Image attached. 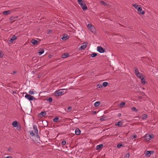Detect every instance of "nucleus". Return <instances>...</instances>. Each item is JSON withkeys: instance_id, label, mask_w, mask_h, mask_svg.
Instances as JSON below:
<instances>
[{"instance_id": "nucleus-14", "label": "nucleus", "mask_w": 158, "mask_h": 158, "mask_svg": "<svg viewBox=\"0 0 158 158\" xmlns=\"http://www.w3.org/2000/svg\"><path fill=\"white\" fill-rule=\"evenodd\" d=\"M46 114V112L45 111H42L39 114V115L40 117H42L43 116L45 115Z\"/></svg>"}, {"instance_id": "nucleus-22", "label": "nucleus", "mask_w": 158, "mask_h": 158, "mask_svg": "<svg viewBox=\"0 0 158 158\" xmlns=\"http://www.w3.org/2000/svg\"><path fill=\"white\" fill-rule=\"evenodd\" d=\"M33 129L34 130V131L35 133H38V130L37 127V126L36 125L33 126Z\"/></svg>"}, {"instance_id": "nucleus-33", "label": "nucleus", "mask_w": 158, "mask_h": 158, "mask_svg": "<svg viewBox=\"0 0 158 158\" xmlns=\"http://www.w3.org/2000/svg\"><path fill=\"white\" fill-rule=\"evenodd\" d=\"M131 110L135 112H137L138 111V110L135 107H133L131 108Z\"/></svg>"}, {"instance_id": "nucleus-16", "label": "nucleus", "mask_w": 158, "mask_h": 158, "mask_svg": "<svg viewBox=\"0 0 158 158\" xmlns=\"http://www.w3.org/2000/svg\"><path fill=\"white\" fill-rule=\"evenodd\" d=\"M31 42L32 44L35 45L37 44L38 41L37 40L33 39L31 40Z\"/></svg>"}, {"instance_id": "nucleus-43", "label": "nucleus", "mask_w": 158, "mask_h": 158, "mask_svg": "<svg viewBox=\"0 0 158 158\" xmlns=\"http://www.w3.org/2000/svg\"><path fill=\"white\" fill-rule=\"evenodd\" d=\"M105 118H100V120L101 121H104V120H105Z\"/></svg>"}, {"instance_id": "nucleus-20", "label": "nucleus", "mask_w": 158, "mask_h": 158, "mask_svg": "<svg viewBox=\"0 0 158 158\" xmlns=\"http://www.w3.org/2000/svg\"><path fill=\"white\" fill-rule=\"evenodd\" d=\"M44 52V49L43 48H41L39 50V52H38V53H39V55L42 54Z\"/></svg>"}, {"instance_id": "nucleus-53", "label": "nucleus", "mask_w": 158, "mask_h": 158, "mask_svg": "<svg viewBox=\"0 0 158 158\" xmlns=\"http://www.w3.org/2000/svg\"><path fill=\"white\" fill-rule=\"evenodd\" d=\"M13 93H16V92H15L14 91H13Z\"/></svg>"}, {"instance_id": "nucleus-47", "label": "nucleus", "mask_w": 158, "mask_h": 158, "mask_svg": "<svg viewBox=\"0 0 158 158\" xmlns=\"http://www.w3.org/2000/svg\"><path fill=\"white\" fill-rule=\"evenodd\" d=\"M132 137H133V139L136 138L137 137L136 135H134L133 136H132Z\"/></svg>"}, {"instance_id": "nucleus-31", "label": "nucleus", "mask_w": 158, "mask_h": 158, "mask_svg": "<svg viewBox=\"0 0 158 158\" xmlns=\"http://www.w3.org/2000/svg\"><path fill=\"white\" fill-rule=\"evenodd\" d=\"M139 73L138 70L137 68H135V73L136 75H137L138 74H139Z\"/></svg>"}, {"instance_id": "nucleus-24", "label": "nucleus", "mask_w": 158, "mask_h": 158, "mask_svg": "<svg viewBox=\"0 0 158 158\" xmlns=\"http://www.w3.org/2000/svg\"><path fill=\"white\" fill-rule=\"evenodd\" d=\"M151 156L150 152V151H147L146 152L145 156L147 157H149Z\"/></svg>"}, {"instance_id": "nucleus-19", "label": "nucleus", "mask_w": 158, "mask_h": 158, "mask_svg": "<svg viewBox=\"0 0 158 158\" xmlns=\"http://www.w3.org/2000/svg\"><path fill=\"white\" fill-rule=\"evenodd\" d=\"M68 36L66 34H64L63 36L61 38V39L63 40H65L67 39Z\"/></svg>"}, {"instance_id": "nucleus-36", "label": "nucleus", "mask_w": 158, "mask_h": 158, "mask_svg": "<svg viewBox=\"0 0 158 158\" xmlns=\"http://www.w3.org/2000/svg\"><path fill=\"white\" fill-rule=\"evenodd\" d=\"M47 100L49 102H51L52 101V99L51 98H49L47 99Z\"/></svg>"}, {"instance_id": "nucleus-28", "label": "nucleus", "mask_w": 158, "mask_h": 158, "mask_svg": "<svg viewBox=\"0 0 158 158\" xmlns=\"http://www.w3.org/2000/svg\"><path fill=\"white\" fill-rule=\"evenodd\" d=\"M59 119V118L58 117H56L53 118V121L54 122H57L58 121Z\"/></svg>"}, {"instance_id": "nucleus-25", "label": "nucleus", "mask_w": 158, "mask_h": 158, "mask_svg": "<svg viewBox=\"0 0 158 158\" xmlns=\"http://www.w3.org/2000/svg\"><path fill=\"white\" fill-rule=\"evenodd\" d=\"M140 79L141 80V83L143 84H144L145 83V80L144 78L143 77Z\"/></svg>"}, {"instance_id": "nucleus-18", "label": "nucleus", "mask_w": 158, "mask_h": 158, "mask_svg": "<svg viewBox=\"0 0 158 158\" xmlns=\"http://www.w3.org/2000/svg\"><path fill=\"white\" fill-rule=\"evenodd\" d=\"M18 123L17 121H14L13 122L12 124L14 127H16L17 126Z\"/></svg>"}, {"instance_id": "nucleus-29", "label": "nucleus", "mask_w": 158, "mask_h": 158, "mask_svg": "<svg viewBox=\"0 0 158 158\" xmlns=\"http://www.w3.org/2000/svg\"><path fill=\"white\" fill-rule=\"evenodd\" d=\"M108 83L107 82H103V83L102 84V85L104 87H105L107 86V85H108Z\"/></svg>"}, {"instance_id": "nucleus-35", "label": "nucleus", "mask_w": 158, "mask_h": 158, "mask_svg": "<svg viewBox=\"0 0 158 158\" xmlns=\"http://www.w3.org/2000/svg\"><path fill=\"white\" fill-rule=\"evenodd\" d=\"M97 55V54L95 53H93L91 55V57H94L96 56Z\"/></svg>"}, {"instance_id": "nucleus-15", "label": "nucleus", "mask_w": 158, "mask_h": 158, "mask_svg": "<svg viewBox=\"0 0 158 158\" xmlns=\"http://www.w3.org/2000/svg\"><path fill=\"white\" fill-rule=\"evenodd\" d=\"M122 123L121 122V121H119L118 122L116 123H115V126H118L119 127H122Z\"/></svg>"}, {"instance_id": "nucleus-44", "label": "nucleus", "mask_w": 158, "mask_h": 158, "mask_svg": "<svg viewBox=\"0 0 158 158\" xmlns=\"http://www.w3.org/2000/svg\"><path fill=\"white\" fill-rule=\"evenodd\" d=\"M72 109V108L71 107L69 106L68 107V110H71Z\"/></svg>"}, {"instance_id": "nucleus-7", "label": "nucleus", "mask_w": 158, "mask_h": 158, "mask_svg": "<svg viewBox=\"0 0 158 158\" xmlns=\"http://www.w3.org/2000/svg\"><path fill=\"white\" fill-rule=\"evenodd\" d=\"M137 11L139 12V14L142 15H144L145 14V11L142 10V8L141 7H139L137 8Z\"/></svg>"}, {"instance_id": "nucleus-30", "label": "nucleus", "mask_w": 158, "mask_h": 158, "mask_svg": "<svg viewBox=\"0 0 158 158\" xmlns=\"http://www.w3.org/2000/svg\"><path fill=\"white\" fill-rule=\"evenodd\" d=\"M125 102H122L120 104V107H123V106L125 105Z\"/></svg>"}, {"instance_id": "nucleus-11", "label": "nucleus", "mask_w": 158, "mask_h": 158, "mask_svg": "<svg viewBox=\"0 0 158 158\" xmlns=\"http://www.w3.org/2000/svg\"><path fill=\"white\" fill-rule=\"evenodd\" d=\"M69 56V53H66L62 55L61 57L62 58H66L68 57Z\"/></svg>"}, {"instance_id": "nucleus-4", "label": "nucleus", "mask_w": 158, "mask_h": 158, "mask_svg": "<svg viewBox=\"0 0 158 158\" xmlns=\"http://www.w3.org/2000/svg\"><path fill=\"white\" fill-rule=\"evenodd\" d=\"M87 26L88 29L90 30L92 32H93L94 31V27L91 24H88Z\"/></svg>"}, {"instance_id": "nucleus-37", "label": "nucleus", "mask_w": 158, "mask_h": 158, "mask_svg": "<svg viewBox=\"0 0 158 158\" xmlns=\"http://www.w3.org/2000/svg\"><path fill=\"white\" fill-rule=\"evenodd\" d=\"M123 146V145L121 143H119V144H118L117 146V147L118 148H119Z\"/></svg>"}, {"instance_id": "nucleus-32", "label": "nucleus", "mask_w": 158, "mask_h": 158, "mask_svg": "<svg viewBox=\"0 0 158 158\" xmlns=\"http://www.w3.org/2000/svg\"><path fill=\"white\" fill-rule=\"evenodd\" d=\"M154 137V135H153L152 134L151 135H149V136L148 139V140H150L152 138Z\"/></svg>"}, {"instance_id": "nucleus-26", "label": "nucleus", "mask_w": 158, "mask_h": 158, "mask_svg": "<svg viewBox=\"0 0 158 158\" xmlns=\"http://www.w3.org/2000/svg\"><path fill=\"white\" fill-rule=\"evenodd\" d=\"M100 104V102H95L94 104V106L95 107L98 106Z\"/></svg>"}, {"instance_id": "nucleus-13", "label": "nucleus", "mask_w": 158, "mask_h": 158, "mask_svg": "<svg viewBox=\"0 0 158 158\" xmlns=\"http://www.w3.org/2000/svg\"><path fill=\"white\" fill-rule=\"evenodd\" d=\"M100 3L101 4H102L105 6H110L109 4H107L104 2L102 1H100Z\"/></svg>"}, {"instance_id": "nucleus-40", "label": "nucleus", "mask_w": 158, "mask_h": 158, "mask_svg": "<svg viewBox=\"0 0 158 158\" xmlns=\"http://www.w3.org/2000/svg\"><path fill=\"white\" fill-rule=\"evenodd\" d=\"M97 86L98 88H100L102 87V85L101 84H99L97 85Z\"/></svg>"}, {"instance_id": "nucleus-45", "label": "nucleus", "mask_w": 158, "mask_h": 158, "mask_svg": "<svg viewBox=\"0 0 158 158\" xmlns=\"http://www.w3.org/2000/svg\"><path fill=\"white\" fill-rule=\"evenodd\" d=\"M0 56L1 57H2L3 56V54L1 52H0Z\"/></svg>"}, {"instance_id": "nucleus-6", "label": "nucleus", "mask_w": 158, "mask_h": 158, "mask_svg": "<svg viewBox=\"0 0 158 158\" xmlns=\"http://www.w3.org/2000/svg\"><path fill=\"white\" fill-rule=\"evenodd\" d=\"M87 45V43L86 42H84L82 44V45L81 46V47L79 49L80 50H84L85 49L86 46Z\"/></svg>"}, {"instance_id": "nucleus-41", "label": "nucleus", "mask_w": 158, "mask_h": 158, "mask_svg": "<svg viewBox=\"0 0 158 158\" xmlns=\"http://www.w3.org/2000/svg\"><path fill=\"white\" fill-rule=\"evenodd\" d=\"M29 93L31 94H33L34 93L33 91H31V90L29 91Z\"/></svg>"}, {"instance_id": "nucleus-38", "label": "nucleus", "mask_w": 158, "mask_h": 158, "mask_svg": "<svg viewBox=\"0 0 158 158\" xmlns=\"http://www.w3.org/2000/svg\"><path fill=\"white\" fill-rule=\"evenodd\" d=\"M133 6L136 9H137L138 5L137 4H135L133 5Z\"/></svg>"}, {"instance_id": "nucleus-9", "label": "nucleus", "mask_w": 158, "mask_h": 158, "mask_svg": "<svg viewBox=\"0 0 158 158\" xmlns=\"http://www.w3.org/2000/svg\"><path fill=\"white\" fill-rule=\"evenodd\" d=\"M17 39V37L15 35H14L12 37L10 38L9 41L10 43H12L13 41Z\"/></svg>"}, {"instance_id": "nucleus-5", "label": "nucleus", "mask_w": 158, "mask_h": 158, "mask_svg": "<svg viewBox=\"0 0 158 158\" xmlns=\"http://www.w3.org/2000/svg\"><path fill=\"white\" fill-rule=\"evenodd\" d=\"M97 51L100 53H103L105 52V50L101 47L98 46L97 48Z\"/></svg>"}, {"instance_id": "nucleus-39", "label": "nucleus", "mask_w": 158, "mask_h": 158, "mask_svg": "<svg viewBox=\"0 0 158 158\" xmlns=\"http://www.w3.org/2000/svg\"><path fill=\"white\" fill-rule=\"evenodd\" d=\"M66 142L65 141H63L61 142V144L62 145H65L66 144Z\"/></svg>"}, {"instance_id": "nucleus-23", "label": "nucleus", "mask_w": 158, "mask_h": 158, "mask_svg": "<svg viewBox=\"0 0 158 158\" xmlns=\"http://www.w3.org/2000/svg\"><path fill=\"white\" fill-rule=\"evenodd\" d=\"M136 76L138 77L140 79L143 77L142 76V74L140 73H139V74H138L137 75H136Z\"/></svg>"}, {"instance_id": "nucleus-27", "label": "nucleus", "mask_w": 158, "mask_h": 158, "mask_svg": "<svg viewBox=\"0 0 158 158\" xmlns=\"http://www.w3.org/2000/svg\"><path fill=\"white\" fill-rule=\"evenodd\" d=\"M29 132L30 133V135L32 137H33V136H35V134L33 132V131H29Z\"/></svg>"}, {"instance_id": "nucleus-3", "label": "nucleus", "mask_w": 158, "mask_h": 158, "mask_svg": "<svg viewBox=\"0 0 158 158\" xmlns=\"http://www.w3.org/2000/svg\"><path fill=\"white\" fill-rule=\"evenodd\" d=\"M25 97L27 99L30 101L33 100H35L36 99L33 96L28 94H26Z\"/></svg>"}, {"instance_id": "nucleus-17", "label": "nucleus", "mask_w": 158, "mask_h": 158, "mask_svg": "<svg viewBox=\"0 0 158 158\" xmlns=\"http://www.w3.org/2000/svg\"><path fill=\"white\" fill-rule=\"evenodd\" d=\"M10 10H7V11H4L3 12V14L4 15H7L9 14L10 13Z\"/></svg>"}, {"instance_id": "nucleus-1", "label": "nucleus", "mask_w": 158, "mask_h": 158, "mask_svg": "<svg viewBox=\"0 0 158 158\" xmlns=\"http://www.w3.org/2000/svg\"><path fill=\"white\" fill-rule=\"evenodd\" d=\"M78 3L81 6L82 9L84 11L87 10V7L85 2L83 1L82 0H78Z\"/></svg>"}, {"instance_id": "nucleus-46", "label": "nucleus", "mask_w": 158, "mask_h": 158, "mask_svg": "<svg viewBox=\"0 0 158 158\" xmlns=\"http://www.w3.org/2000/svg\"><path fill=\"white\" fill-rule=\"evenodd\" d=\"M126 156L127 157H129V154L127 153L126 154Z\"/></svg>"}, {"instance_id": "nucleus-49", "label": "nucleus", "mask_w": 158, "mask_h": 158, "mask_svg": "<svg viewBox=\"0 0 158 158\" xmlns=\"http://www.w3.org/2000/svg\"><path fill=\"white\" fill-rule=\"evenodd\" d=\"M6 158H12V157L10 156H7L6 157Z\"/></svg>"}, {"instance_id": "nucleus-8", "label": "nucleus", "mask_w": 158, "mask_h": 158, "mask_svg": "<svg viewBox=\"0 0 158 158\" xmlns=\"http://www.w3.org/2000/svg\"><path fill=\"white\" fill-rule=\"evenodd\" d=\"M18 19V16H12L10 19V20L12 21V23L14 22L15 21H16Z\"/></svg>"}, {"instance_id": "nucleus-50", "label": "nucleus", "mask_w": 158, "mask_h": 158, "mask_svg": "<svg viewBox=\"0 0 158 158\" xmlns=\"http://www.w3.org/2000/svg\"><path fill=\"white\" fill-rule=\"evenodd\" d=\"M121 114L120 113H119L118 114V117H120L121 116Z\"/></svg>"}, {"instance_id": "nucleus-51", "label": "nucleus", "mask_w": 158, "mask_h": 158, "mask_svg": "<svg viewBox=\"0 0 158 158\" xmlns=\"http://www.w3.org/2000/svg\"><path fill=\"white\" fill-rule=\"evenodd\" d=\"M16 73V72L15 71H13V74H15Z\"/></svg>"}, {"instance_id": "nucleus-10", "label": "nucleus", "mask_w": 158, "mask_h": 158, "mask_svg": "<svg viewBox=\"0 0 158 158\" xmlns=\"http://www.w3.org/2000/svg\"><path fill=\"white\" fill-rule=\"evenodd\" d=\"M75 134L77 135H79L81 133V131L78 128H76L75 130Z\"/></svg>"}, {"instance_id": "nucleus-48", "label": "nucleus", "mask_w": 158, "mask_h": 158, "mask_svg": "<svg viewBox=\"0 0 158 158\" xmlns=\"http://www.w3.org/2000/svg\"><path fill=\"white\" fill-rule=\"evenodd\" d=\"M150 151V154L151 155V154H153L154 153V152L153 151Z\"/></svg>"}, {"instance_id": "nucleus-52", "label": "nucleus", "mask_w": 158, "mask_h": 158, "mask_svg": "<svg viewBox=\"0 0 158 158\" xmlns=\"http://www.w3.org/2000/svg\"><path fill=\"white\" fill-rule=\"evenodd\" d=\"M93 113L94 114H95V113H96V112L95 111H94L93 112Z\"/></svg>"}, {"instance_id": "nucleus-42", "label": "nucleus", "mask_w": 158, "mask_h": 158, "mask_svg": "<svg viewBox=\"0 0 158 158\" xmlns=\"http://www.w3.org/2000/svg\"><path fill=\"white\" fill-rule=\"evenodd\" d=\"M36 134V137L38 138H40V136L38 135V133H35Z\"/></svg>"}, {"instance_id": "nucleus-2", "label": "nucleus", "mask_w": 158, "mask_h": 158, "mask_svg": "<svg viewBox=\"0 0 158 158\" xmlns=\"http://www.w3.org/2000/svg\"><path fill=\"white\" fill-rule=\"evenodd\" d=\"M63 89H60L57 90L56 91V92H55V95L56 96H58L61 95H63V94H64V91H62V90Z\"/></svg>"}, {"instance_id": "nucleus-34", "label": "nucleus", "mask_w": 158, "mask_h": 158, "mask_svg": "<svg viewBox=\"0 0 158 158\" xmlns=\"http://www.w3.org/2000/svg\"><path fill=\"white\" fill-rule=\"evenodd\" d=\"M142 118L143 119H145L148 117V116L146 114H143L142 115Z\"/></svg>"}, {"instance_id": "nucleus-12", "label": "nucleus", "mask_w": 158, "mask_h": 158, "mask_svg": "<svg viewBox=\"0 0 158 158\" xmlns=\"http://www.w3.org/2000/svg\"><path fill=\"white\" fill-rule=\"evenodd\" d=\"M103 146L102 144H100L96 146V149L98 150L102 148Z\"/></svg>"}, {"instance_id": "nucleus-21", "label": "nucleus", "mask_w": 158, "mask_h": 158, "mask_svg": "<svg viewBox=\"0 0 158 158\" xmlns=\"http://www.w3.org/2000/svg\"><path fill=\"white\" fill-rule=\"evenodd\" d=\"M149 135L147 134H146L144 136L145 140H146V141H149L150 140H148V138H149Z\"/></svg>"}]
</instances>
